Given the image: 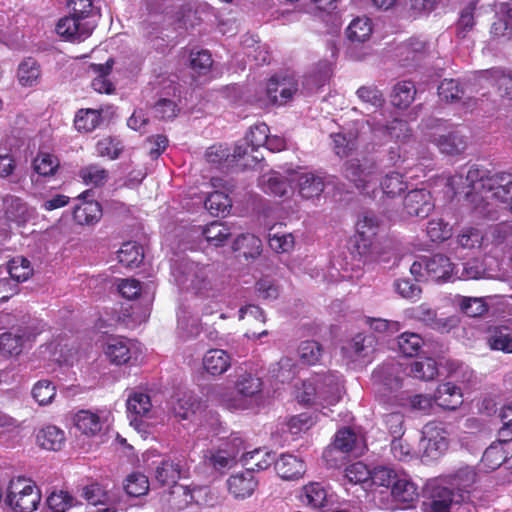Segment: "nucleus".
Listing matches in <instances>:
<instances>
[{
  "label": "nucleus",
  "instance_id": "5701e85b",
  "mask_svg": "<svg viewBox=\"0 0 512 512\" xmlns=\"http://www.w3.org/2000/svg\"><path fill=\"white\" fill-rule=\"evenodd\" d=\"M454 266L450 259L443 254H435L426 259V276L436 282L447 281L451 278Z\"/></svg>",
  "mask_w": 512,
  "mask_h": 512
},
{
  "label": "nucleus",
  "instance_id": "c9c22d12",
  "mask_svg": "<svg viewBox=\"0 0 512 512\" xmlns=\"http://www.w3.org/2000/svg\"><path fill=\"white\" fill-rule=\"evenodd\" d=\"M240 461L246 467V470L253 473L254 471L267 469L271 465L273 458L270 452L255 449L251 452H243Z\"/></svg>",
  "mask_w": 512,
  "mask_h": 512
},
{
  "label": "nucleus",
  "instance_id": "9b49d317",
  "mask_svg": "<svg viewBox=\"0 0 512 512\" xmlns=\"http://www.w3.org/2000/svg\"><path fill=\"white\" fill-rule=\"evenodd\" d=\"M490 177V172L478 165H472L467 170L465 176L463 173H457L449 180V184L455 192H464L469 196L472 191L482 192L486 189V180Z\"/></svg>",
  "mask_w": 512,
  "mask_h": 512
},
{
  "label": "nucleus",
  "instance_id": "79ce46f5",
  "mask_svg": "<svg viewBox=\"0 0 512 512\" xmlns=\"http://www.w3.org/2000/svg\"><path fill=\"white\" fill-rule=\"evenodd\" d=\"M203 235L209 244L219 247L225 244L232 232L225 223L214 221L203 229Z\"/></svg>",
  "mask_w": 512,
  "mask_h": 512
},
{
  "label": "nucleus",
  "instance_id": "f3484780",
  "mask_svg": "<svg viewBox=\"0 0 512 512\" xmlns=\"http://www.w3.org/2000/svg\"><path fill=\"white\" fill-rule=\"evenodd\" d=\"M34 338L27 328H19L15 332H5L0 335V353L4 356H14L21 353L26 342Z\"/></svg>",
  "mask_w": 512,
  "mask_h": 512
},
{
  "label": "nucleus",
  "instance_id": "7c9ffc66",
  "mask_svg": "<svg viewBox=\"0 0 512 512\" xmlns=\"http://www.w3.org/2000/svg\"><path fill=\"white\" fill-rule=\"evenodd\" d=\"M460 389L453 383L440 384L434 394V400L445 409L454 410L462 402Z\"/></svg>",
  "mask_w": 512,
  "mask_h": 512
},
{
  "label": "nucleus",
  "instance_id": "cd10ccee",
  "mask_svg": "<svg viewBox=\"0 0 512 512\" xmlns=\"http://www.w3.org/2000/svg\"><path fill=\"white\" fill-rule=\"evenodd\" d=\"M41 67L32 57L25 58L20 62L17 69V79L23 87H33L40 83Z\"/></svg>",
  "mask_w": 512,
  "mask_h": 512
},
{
  "label": "nucleus",
  "instance_id": "39448f33",
  "mask_svg": "<svg viewBox=\"0 0 512 512\" xmlns=\"http://www.w3.org/2000/svg\"><path fill=\"white\" fill-rule=\"evenodd\" d=\"M298 92V82L293 74L279 73L267 82L264 96L257 99L259 107L282 106L293 99Z\"/></svg>",
  "mask_w": 512,
  "mask_h": 512
},
{
  "label": "nucleus",
  "instance_id": "bb28decb",
  "mask_svg": "<svg viewBox=\"0 0 512 512\" xmlns=\"http://www.w3.org/2000/svg\"><path fill=\"white\" fill-rule=\"evenodd\" d=\"M450 487L458 490V493H468L478 479V474L474 467L464 466L459 468L455 473L443 478Z\"/></svg>",
  "mask_w": 512,
  "mask_h": 512
},
{
  "label": "nucleus",
  "instance_id": "ea45409f",
  "mask_svg": "<svg viewBox=\"0 0 512 512\" xmlns=\"http://www.w3.org/2000/svg\"><path fill=\"white\" fill-rule=\"evenodd\" d=\"M114 64L113 59L107 60L105 64H93L91 67L95 73L98 74L92 81V87L99 93L110 94L113 90V84L107 79Z\"/></svg>",
  "mask_w": 512,
  "mask_h": 512
},
{
  "label": "nucleus",
  "instance_id": "f03ea898",
  "mask_svg": "<svg viewBox=\"0 0 512 512\" xmlns=\"http://www.w3.org/2000/svg\"><path fill=\"white\" fill-rule=\"evenodd\" d=\"M262 387L263 382L261 378L240 368L237 371L234 382L235 395L222 393V387L218 385L210 387L207 395L218 400L229 410H246L253 406V403L262 391Z\"/></svg>",
  "mask_w": 512,
  "mask_h": 512
},
{
  "label": "nucleus",
  "instance_id": "5fc2aeb1",
  "mask_svg": "<svg viewBox=\"0 0 512 512\" xmlns=\"http://www.w3.org/2000/svg\"><path fill=\"white\" fill-rule=\"evenodd\" d=\"M30 262L25 258H14L7 264V272L11 279L15 280L17 286L20 282H24L32 275Z\"/></svg>",
  "mask_w": 512,
  "mask_h": 512
},
{
  "label": "nucleus",
  "instance_id": "f8f14e48",
  "mask_svg": "<svg viewBox=\"0 0 512 512\" xmlns=\"http://www.w3.org/2000/svg\"><path fill=\"white\" fill-rule=\"evenodd\" d=\"M434 201L430 191L426 189H413L403 200V209L409 216L426 218L434 209Z\"/></svg>",
  "mask_w": 512,
  "mask_h": 512
},
{
  "label": "nucleus",
  "instance_id": "6ab92c4d",
  "mask_svg": "<svg viewBox=\"0 0 512 512\" xmlns=\"http://www.w3.org/2000/svg\"><path fill=\"white\" fill-rule=\"evenodd\" d=\"M292 174L289 178L281 175L278 172L271 171L263 174L259 178V185L266 194L284 197L288 195L292 189Z\"/></svg>",
  "mask_w": 512,
  "mask_h": 512
},
{
  "label": "nucleus",
  "instance_id": "3c124183",
  "mask_svg": "<svg viewBox=\"0 0 512 512\" xmlns=\"http://www.w3.org/2000/svg\"><path fill=\"white\" fill-rule=\"evenodd\" d=\"M490 349L503 353H512V335L506 329L496 328L487 337Z\"/></svg>",
  "mask_w": 512,
  "mask_h": 512
},
{
  "label": "nucleus",
  "instance_id": "dca6fc26",
  "mask_svg": "<svg viewBox=\"0 0 512 512\" xmlns=\"http://www.w3.org/2000/svg\"><path fill=\"white\" fill-rule=\"evenodd\" d=\"M318 399L319 403L334 405L339 402L342 397L343 387L340 379L335 374H327L318 376Z\"/></svg>",
  "mask_w": 512,
  "mask_h": 512
},
{
  "label": "nucleus",
  "instance_id": "a18cd8bd",
  "mask_svg": "<svg viewBox=\"0 0 512 512\" xmlns=\"http://www.w3.org/2000/svg\"><path fill=\"white\" fill-rule=\"evenodd\" d=\"M456 302L460 310L469 317H480L488 311L484 298L458 296Z\"/></svg>",
  "mask_w": 512,
  "mask_h": 512
},
{
  "label": "nucleus",
  "instance_id": "2eb2a0df",
  "mask_svg": "<svg viewBox=\"0 0 512 512\" xmlns=\"http://www.w3.org/2000/svg\"><path fill=\"white\" fill-rule=\"evenodd\" d=\"M299 195L304 199L319 197L325 188L324 180L314 173H292Z\"/></svg>",
  "mask_w": 512,
  "mask_h": 512
},
{
  "label": "nucleus",
  "instance_id": "412c9836",
  "mask_svg": "<svg viewBox=\"0 0 512 512\" xmlns=\"http://www.w3.org/2000/svg\"><path fill=\"white\" fill-rule=\"evenodd\" d=\"M359 439L354 431L350 428L340 429L336 435L332 445L327 447L323 453V457L328 460L333 456L334 452L343 454L360 450L358 448Z\"/></svg>",
  "mask_w": 512,
  "mask_h": 512
},
{
  "label": "nucleus",
  "instance_id": "20e7f679",
  "mask_svg": "<svg viewBox=\"0 0 512 512\" xmlns=\"http://www.w3.org/2000/svg\"><path fill=\"white\" fill-rule=\"evenodd\" d=\"M426 140L434 144L440 153L457 156L465 152L469 137L459 126L446 127L440 120H433L430 131L425 134Z\"/></svg>",
  "mask_w": 512,
  "mask_h": 512
},
{
  "label": "nucleus",
  "instance_id": "473e14b6",
  "mask_svg": "<svg viewBox=\"0 0 512 512\" xmlns=\"http://www.w3.org/2000/svg\"><path fill=\"white\" fill-rule=\"evenodd\" d=\"M75 427L84 435L95 436L102 430V422L100 417L91 411L81 410L75 414Z\"/></svg>",
  "mask_w": 512,
  "mask_h": 512
},
{
  "label": "nucleus",
  "instance_id": "ddd939ff",
  "mask_svg": "<svg viewBox=\"0 0 512 512\" xmlns=\"http://www.w3.org/2000/svg\"><path fill=\"white\" fill-rule=\"evenodd\" d=\"M247 154V147L236 145L233 152L223 145H214L206 152L207 161L221 169H229L238 164L242 157Z\"/></svg>",
  "mask_w": 512,
  "mask_h": 512
},
{
  "label": "nucleus",
  "instance_id": "1a4fd4ad",
  "mask_svg": "<svg viewBox=\"0 0 512 512\" xmlns=\"http://www.w3.org/2000/svg\"><path fill=\"white\" fill-rule=\"evenodd\" d=\"M402 365L396 361H389L379 365L372 373V384L375 391L385 397L402 386Z\"/></svg>",
  "mask_w": 512,
  "mask_h": 512
},
{
  "label": "nucleus",
  "instance_id": "58836bf2",
  "mask_svg": "<svg viewBox=\"0 0 512 512\" xmlns=\"http://www.w3.org/2000/svg\"><path fill=\"white\" fill-rule=\"evenodd\" d=\"M143 258L144 252L142 246L133 241L123 243L118 251V260L125 267H138L143 261Z\"/></svg>",
  "mask_w": 512,
  "mask_h": 512
},
{
  "label": "nucleus",
  "instance_id": "e2e57ef3",
  "mask_svg": "<svg viewBox=\"0 0 512 512\" xmlns=\"http://www.w3.org/2000/svg\"><path fill=\"white\" fill-rule=\"evenodd\" d=\"M461 278L465 280H478L489 277L484 261L479 258L469 259L461 264Z\"/></svg>",
  "mask_w": 512,
  "mask_h": 512
},
{
  "label": "nucleus",
  "instance_id": "c85d7f7f",
  "mask_svg": "<svg viewBox=\"0 0 512 512\" xmlns=\"http://www.w3.org/2000/svg\"><path fill=\"white\" fill-rule=\"evenodd\" d=\"M376 339L372 334H357L344 348L353 360L369 357L375 350Z\"/></svg>",
  "mask_w": 512,
  "mask_h": 512
},
{
  "label": "nucleus",
  "instance_id": "72a5a7b5",
  "mask_svg": "<svg viewBox=\"0 0 512 512\" xmlns=\"http://www.w3.org/2000/svg\"><path fill=\"white\" fill-rule=\"evenodd\" d=\"M406 374L415 379L430 381L438 374L436 361L432 358H424L413 361L406 367Z\"/></svg>",
  "mask_w": 512,
  "mask_h": 512
},
{
  "label": "nucleus",
  "instance_id": "c756f323",
  "mask_svg": "<svg viewBox=\"0 0 512 512\" xmlns=\"http://www.w3.org/2000/svg\"><path fill=\"white\" fill-rule=\"evenodd\" d=\"M36 440L43 449L58 451L65 443V433L57 426L48 425L38 431Z\"/></svg>",
  "mask_w": 512,
  "mask_h": 512
},
{
  "label": "nucleus",
  "instance_id": "680f3d73",
  "mask_svg": "<svg viewBox=\"0 0 512 512\" xmlns=\"http://www.w3.org/2000/svg\"><path fill=\"white\" fill-rule=\"evenodd\" d=\"M55 395L56 387L49 380H40L33 386L32 396L41 406L50 404L53 401Z\"/></svg>",
  "mask_w": 512,
  "mask_h": 512
},
{
  "label": "nucleus",
  "instance_id": "a19ab883",
  "mask_svg": "<svg viewBox=\"0 0 512 512\" xmlns=\"http://www.w3.org/2000/svg\"><path fill=\"white\" fill-rule=\"evenodd\" d=\"M180 466L170 459L162 460L156 467L155 479L160 485H173L180 478Z\"/></svg>",
  "mask_w": 512,
  "mask_h": 512
},
{
  "label": "nucleus",
  "instance_id": "338daca9",
  "mask_svg": "<svg viewBox=\"0 0 512 512\" xmlns=\"http://www.w3.org/2000/svg\"><path fill=\"white\" fill-rule=\"evenodd\" d=\"M381 187L387 196L395 197L407 188V183L403 180V176L400 173L391 172L381 181Z\"/></svg>",
  "mask_w": 512,
  "mask_h": 512
},
{
  "label": "nucleus",
  "instance_id": "052dcab7",
  "mask_svg": "<svg viewBox=\"0 0 512 512\" xmlns=\"http://www.w3.org/2000/svg\"><path fill=\"white\" fill-rule=\"evenodd\" d=\"M377 228L378 221L375 217L365 216L357 223L356 229L359 241L363 243L364 247L372 244V240L377 234Z\"/></svg>",
  "mask_w": 512,
  "mask_h": 512
},
{
  "label": "nucleus",
  "instance_id": "423d86ee",
  "mask_svg": "<svg viewBox=\"0 0 512 512\" xmlns=\"http://www.w3.org/2000/svg\"><path fill=\"white\" fill-rule=\"evenodd\" d=\"M425 493L430 512H451L452 508L459 504L458 497L464 499V494L454 493L453 488L444 479L429 482Z\"/></svg>",
  "mask_w": 512,
  "mask_h": 512
},
{
  "label": "nucleus",
  "instance_id": "4c0bfd02",
  "mask_svg": "<svg viewBox=\"0 0 512 512\" xmlns=\"http://www.w3.org/2000/svg\"><path fill=\"white\" fill-rule=\"evenodd\" d=\"M331 73V65L328 62L319 63L312 72L305 76L303 81L304 88L308 92L317 91L329 81Z\"/></svg>",
  "mask_w": 512,
  "mask_h": 512
},
{
  "label": "nucleus",
  "instance_id": "f704fd0d",
  "mask_svg": "<svg viewBox=\"0 0 512 512\" xmlns=\"http://www.w3.org/2000/svg\"><path fill=\"white\" fill-rule=\"evenodd\" d=\"M105 355L115 365L127 363L131 358L129 342L122 338L110 339L105 348Z\"/></svg>",
  "mask_w": 512,
  "mask_h": 512
},
{
  "label": "nucleus",
  "instance_id": "bf43d9fd",
  "mask_svg": "<svg viewBox=\"0 0 512 512\" xmlns=\"http://www.w3.org/2000/svg\"><path fill=\"white\" fill-rule=\"evenodd\" d=\"M204 205L212 215H218L228 211L232 201L224 192L214 191L206 198Z\"/></svg>",
  "mask_w": 512,
  "mask_h": 512
},
{
  "label": "nucleus",
  "instance_id": "b1692460",
  "mask_svg": "<svg viewBox=\"0 0 512 512\" xmlns=\"http://www.w3.org/2000/svg\"><path fill=\"white\" fill-rule=\"evenodd\" d=\"M150 397L141 392L133 393L127 399V411L130 415L131 425L139 428V418L148 416L151 411Z\"/></svg>",
  "mask_w": 512,
  "mask_h": 512
},
{
  "label": "nucleus",
  "instance_id": "7ed1b4c3",
  "mask_svg": "<svg viewBox=\"0 0 512 512\" xmlns=\"http://www.w3.org/2000/svg\"><path fill=\"white\" fill-rule=\"evenodd\" d=\"M68 5L72 14L59 20L57 33L72 41L85 40L95 28V24L88 20L93 0H69Z\"/></svg>",
  "mask_w": 512,
  "mask_h": 512
},
{
  "label": "nucleus",
  "instance_id": "09e8293b",
  "mask_svg": "<svg viewBox=\"0 0 512 512\" xmlns=\"http://www.w3.org/2000/svg\"><path fill=\"white\" fill-rule=\"evenodd\" d=\"M101 121V114L94 109L80 110L77 112L74 120L75 128L79 132L93 131Z\"/></svg>",
  "mask_w": 512,
  "mask_h": 512
},
{
  "label": "nucleus",
  "instance_id": "aec40b11",
  "mask_svg": "<svg viewBox=\"0 0 512 512\" xmlns=\"http://www.w3.org/2000/svg\"><path fill=\"white\" fill-rule=\"evenodd\" d=\"M390 494L394 502L405 507H411L419 497L417 486L405 475H400L396 482H393Z\"/></svg>",
  "mask_w": 512,
  "mask_h": 512
},
{
  "label": "nucleus",
  "instance_id": "e433bc0d",
  "mask_svg": "<svg viewBox=\"0 0 512 512\" xmlns=\"http://www.w3.org/2000/svg\"><path fill=\"white\" fill-rule=\"evenodd\" d=\"M416 94L415 86L410 81L398 82L391 93V103L399 109H406L413 102Z\"/></svg>",
  "mask_w": 512,
  "mask_h": 512
},
{
  "label": "nucleus",
  "instance_id": "a878e982",
  "mask_svg": "<svg viewBox=\"0 0 512 512\" xmlns=\"http://www.w3.org/2000/svg\"><path fill=\"white\" fill-rule=\"evenodd\" d=\"M228 487L229 491L236 498H246L254 492L257 487V481L254 478V474L246 470L245 472L231 476L228 479Z\"/></svg>",
  "mask_w": 512,
  "mask_h": 512
},
{
  "label": "nucleus",
  "instance_id": "13d9d810",
  "mask_svg": "<svg viewBox=\"0 0 512 512\" xmlns=\"http://www.w3.org/2000/svg\"><path fill=\"white\" fill-rule=\"evenodd\" d=\"M384 135H388L397 141H404L411 136L409 125L404 120L394 119L389 125L373 129Z\"/></svg>",
  "mask_w": 512,
  "mask_h": 512
},
{
  "label": "nucleus",
  "instance_id": "8fccbe9b",
  "mask_svg": "<svg viewBox=\"0 0 512 512\" xmlns=\"http://www.w3.org/2000/svg\"><path fill=\"white\" fill-rule=\"evenodd\" d=\"M204 463L218 472L230 469L236 464L221 448L207 451L204 456Z\"/></svg>",
  "mask_w": 512,
  "mask_h": 512
},
{
  "label": "nucleus",
  "instance_id": "603ef678",
  "mask_svg": "<svg viewBox=\"0 0 512 512\" xmlns=\"http://www.w3.org/2000/svg\"><path fill=\"white\" fill-rule=\"evenodd\" d=\"M47 504L53 512H66L71 507L76 506L78 501L67 491L59 490L48 496Z\"/></svg>",
  "mask_w": 512,
  "mask_h": 512
},
{
  "label": "nucleus",
  "instance_id": "4be33fe9",
  "mask_svg": "<svg viewBox=\"0 0 512 512\" xmlns=\"http://www.w3.org/2000/svg\"><path fill=\"white\" fill-rule=\"evenodd\" d=\"M277 474L284 480H296L301 478L305 471L304 461L292 454H282L275 462Z\"/></svg>",
  "mask_w": 512,
  "mask_h": 512
},
{
  "label": "nucleus",
  "instance_id": "de8ad7c7",
  "mask_svg": "<svg viewBox=\"0 0 512 512\" xmlns=\"http://www.w3.org/2000/svg\"><path fill=\"white\" fill-rule=\"evenodd\" d=\"M372 33V23L369 18L358 17L347 28V37L353 42H364Z\"/></svg>",
  "mask_w": 512,
  "mask_h": 512
},
{
  "label": "nucleus",
  "instance_id": "2f4dec72",
  "mask_svg": "<svg viewBox=\"0 0 512 512\" xmlns=\"http://www.w3.org/2000/svg\"><path fill=\"white\" fill-rule=\"evenodd\" d=\"M303 504L313 509H324L328 505L327 493L318 482H311L305 485L300 495Z\"/></svg>",
  "mask_w": 512,
  "mask_h": 512
},
{
  "label": "nucleus",
  "instance_id": "393cba45",
  "mask_svg": "<svg viewBox=\"0 0 512 512\" xmlns=\"http://www.w3.org/2000/svg\"><path fill=\"white\" fill-rule=\"evenodd\" d=\"M230 366L231 357L222 349H210L203 358L205 371L213 376L222 375Z\"/></svg>",
  "mask_w": 512,
  "mask_h": 512
},
{
  "label": "nucleus",
  "instance_id": "4468645a",
  "mask_svg": "<svg viewBox=\"0 0 512 512\" xmlns=\"http://www.w3.org/2000/svg\"><path fill=\"white\" fill-rule=\"evenodd\" d=\"M89 190L79 196L81 203L76 205L73 210L74 220L79 225H93L102 217V207L94 200H87L90 195Z\"/></svg>",
  "mask_w": 512,
  "mask_h": 512
},
{
  "label": "nucleus",
  "instance_id": "0eeeda50",
  "mask_svg": "<svg viewBox=\"0 0 512 512\" xmlns=\"http://www.w3.org/2000/svg\"><path fill=\"white\" fill-rule=\"evenodd\" d=\"M379 167L375 160L368 157L350 159L343 165V176L359 190L377 180Z\"/></svg>",
  "mask_w": 512,
  "mask_h": 512
},
{
  "label": "nucleus",
  "instance_id": "49530a36",
  "mask_svg": "<svg viewBox=\"0 0 512 512\" xmlns=\"http://www.w3.org/2000/svg\"><path fill=\"white\" fill-rule=\"evenodd\" d=\"M269 246L277 253H287L294 247L295 240L292 233L276 231L272 227L268 234Z\"/></svg>",
  "mask_w": 512,
  "mask_h": 512
},
{
  "label": "nucleus",
  "instance_id": "c03bdc74",
  "mask_svg": "<svg viewBox=\"0 0 512 512\" xmlns=\"http://www.w3.org/2000/svg\"><path fill=\"white\" fill-rule=\"evenodd\" d=\"M331 139L335 154L341 158L349 156L358 147L357 137L353 133H334Z\"/></svg>",
  "mask_w": 512,
  "mask_h": 512
},
{
  "label": "nucleus",
  "instance_id": "4d7b16f0",
  "mask_svg": "<svg viewBox=\"0 0 512 512\" xmlns=\"http://www.w3.org/2000/svg\"><path fill=\"white\" fill-rule=\"evenodd\" d=\"M400 475L392 468L386 466H377L370 471L372 483L379 487L392 490L393 482H396Z\"/></svg>",
  "mask_w": 512,
  "mask_h": 512
},
{
  "label": "nucleus",
  "instance_id": "f257e3e1",
  "mask_svg": "<svg viewBox=\"0 0 512 512\" xmlns=\"http://www.w3.org/2000/svg\"><path fill=\"white\" fill-rule=\"evenodd\" d=\"M172 276L183 290L200 297L215 295L214 272L210 265L185 258L179 259L172 265Z\"/></svg>",
  "mask_w": 512,
  "mask_h": 512
},
{
  "label": "nucleus",
  "instance_id": "37998d69",
  "mask_svg": "<svg viewBox=\"0 0 512 512\" xmlns=\"http://www.w3.org/2000/svg\"><path fill=\"white\" fill-rule=\"evenodd\" d=\"M435 428L433 424H427L423 431L424 440L427 441L425 452L431 456L439 455L448 448V440L445 436H440L438 432L434 435Z\"/></svg>",
  "mask_w": 512,
  "mask_h": 512
},
{
  "label": "nucleus",
  "instance_id": "a211bd4d",
  "mask_svg": "<svg viewBox=\"0 0 512 512\" xmlns=\"http://www.w3.org/2000/svg\"><path fill=\"white\" fill-rule=\"evenodd\" d=\"M486 192L491 193V197L501 202L509 201L512 191V173L495 172L490 174L486 180Z\"/></svg>",
  "mask_w": 512,
  "mask_h": 512
},
{
  "label": "nucleus",
  "instance_id": "774afa93",
  "mask_svg": "<svg viewBox=\"0 0 512 512\" xmlns=\"http://www.w3.org/2000/svg\"><path fill=\"white\" fill-rule=\"evenodd\" d=\"M59 166L57 157L48 153L39 154L33 161L34 170L41 176H51Z\"/></svg>",
  "mask_w": 512,
  "mask_h": 512
},
{
  "label": "nucleus",
  "instance_id": "0e129e2a",
  "mask_svg": "<svg viewBox=\"0 0 512 512\" xmlns=\"http://www.w3.org/2000/svg\"><path fill=\"white\" fill-rule=\"evenodd\" d=\"M439 97L446 102L459 101L463 95L464 90L459 82L454 79H444L438 86Z\"/></svg>",
  "mask_w": 512,
  "mask_h": 512
},
{
  "label": "nucleus",
  "instance_id": "69168bd1",
  "mask_svg": "<svg viewBox=\"0 0 512 512\" xmlns=\"http://www.w3.org/2000/svg\"><path fill=\"white\" fill-rule=\"evenodd\" d=\"M322 346L316 341H304L298 348L300 360L308 365L316 364L322 356Z\"/></svg>",
  "mask_w": 512,
  "mask_h": 512
},
{
  "label": "nucleus",
  "instance_id": "6e6d98bb",
  "mask_svg": "<svg viewBox=\"0 0 512 512\" xmlns=\"http://www.w3.org/2000/svg\"><path fill=\"white\" fill-rule=\"evenodd\" d=\"M124 489L130 496H143L147 494L149 490L148 478L142 473L134 472L126 478Z\"/></svg>",
  "mask_w": 512,
  "mask_h": 512
},
{
  "label": "nucleus",
  "instance_id": "864d4df0",
  "mask_svg": "<svg viewBox=\"0 0 512 512\" xmlns=\"http://www.w3.org/2000/svg\"><path fill=\"white\" fill-rule=\"evenodd\" d=\"M397 344L400 352L407 356L413 357L418 354L423 345V339L419 334L405 332L397 338Z\"/></svg>",
  "mask_w": 512,
  "mask_h": 512
},
{
  "label": "nucleus",
  "instance_id": "9d476101",
  "mask_svg": "<svg viewBox=\"0 0 512 512\" xmlns=\"http://www.w3.org/2000/svg\"><path fill=\"white\" fill-rule=\"evenodd\" d=\"M409 315L415 321L440 333H448L459 325L456 316L438 317L437 312L427 303H422L409 310Z\"/></svg>",
  "mask_w": 512,
  "mask_h": 512
},
{
  "label": "nucleus",
  "instance_id": "6e6552de",
  "mask_svg": "<svg viewBox=\"0 0 512 512\" xmlns=\"http://www.w3.org/2000/svg\"><path fill=\"white\" fill-rule=\"evenodd\" d=\"M18 479L10 487L7 502L15 512H33L41 500L40 490L31 483Z\"/></svg>",
  "mask_w": 512,
  "mask_h": 512
}]
</instances>
